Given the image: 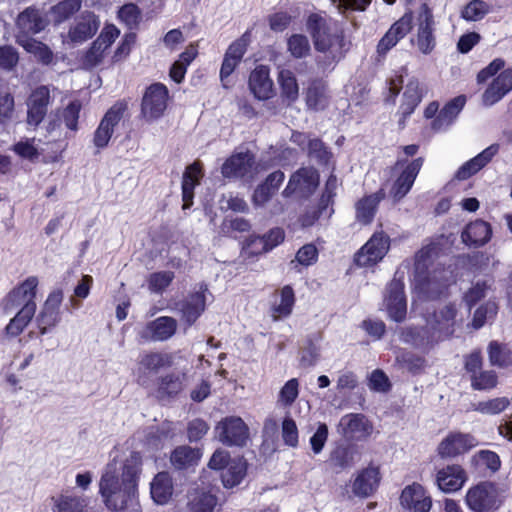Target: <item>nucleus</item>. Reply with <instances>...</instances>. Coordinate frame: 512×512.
Here are the masks:
<instances>
[{"label": "nucleus", "mask_w": 512, "mask_h": 512, "mask_svg": "<svg viewBox=\"0 0 512 512\" xmlns=\"http://www.w3.org/2000/svg\"><path fill=\"white\" fill-rule=\"evenodd\" d=\"M306 28L317 52L327 54L332 62H339L349 50L344 29L337 21L321 13H311Z\"/></svg>", "instance_id": "1"}, {"label": "nucleus", "mask_w": 512, "mask_h": 512, "mask_svg": "<svg viewBox=\"0 0 512 512\" xmlns=\"http://www.w3.org/2000/svg\"><path fill=\"white\" fill-rule=\"evenodd\" d=\"M99 493L105 506L111 511L125 510L135 498L136 493L128 490L118 475L116 465L108 463L99 481Z\"/></svg>", "instance_id": "2"}, {"label": "nucleus", "mask_w": 512, "mask_h": 512, "mask_svg": "<svg viewBox=\"0 0 512 512\" xmlns=\"http://www.w3.org/2000/svg\"><path fill=\"white\" fill-rule=\"evenodd\" d=\"M414 289L425 300L436 301L449 296L451 279L443 264L430 272L414 275Z\"/></svg>", "instance_id": "3"}, {"label": "nucleus", "mask_w": 512, "mask_h": 512, "mask_svg": "<svg viewBox=\"0 0 512 512\" xmlns=\"http://www.w3.org/2000/svg\"><path fill=\"white\" fill-rule=\"evenodd\" d=\"M391 240L384 231H376L353 255L358 268H370L380 263L390 250Z\"/></svg>", "instance_id": "4"}, {"label": "nucleus", "mask_w": 512, "mask_h": 512, "mask_svg": "<svg viewBox=\"0 0 512 512\" xmlns=\"http://www.w3.org/2000/svg\"><path fill=\"white\" fill-rule=\"evenodd\" d=\"M464 369L469 376L470 386L475 391H491L499 384L495 370L483 369V356L479 349L464 356Z\"/></svg>", "instance_id": "5"}, {"label": "nucleus", "mask_w": 512, "mask_h": 512, "mask_svg": "<svg viewBox=\"0 0 512 512\" xmlns=\"http://www.w3.org/2000/svg\"><path fill=\"white\" fill-rule=\"evenodd\" d=\"M424 164L423 157L412 160L398 158L392 169L400 170L390 189V196L395 202L401 201L412 189L414 182Z\"/></svg>", "instance_id": "6"}, {"label": "nucleus", "mask_w": 512, "mask_h": 512, "mask_svg": "<svg viewBox=\"0 0 512 512\" xmlns=\"http://www.w3.org/2000/svg\"><path fill=\"white\" fill-rule=\"evenodd\" d=\"M169 90L161 82L149 85L141 100V115L147 121H154L161 118L168 105Z\"/></svg>", "instance_id": "7"}, {"label": "nucleus", "mask_w": 512, "mask_h": 512, "mask_svg": "<svg viewBox=\"0 0 512 512\" xmlns=\"http://www.w3.org/2000/svg\"><path fill=\"white\" fill-rule=\"evenodd\" d=\"M217 439L228 447H244L249 440V427L238 416H227L215 426Z\"/></svg>", "instance_id": "8"}, {"label": "nucleus", "mask_w": 512, "mask_h": 512, "mask_svg": "<svg viewBox=\"0 0 512 512\" xmlns=\"http://www.w3.org/2000/svg\"><path fill=\"white\" fill-rule=\"evenodd\" d=\"M426 94L427 87L418 78L412 77L409 79L397 110L399 130H403L406 127L408 119L415 112Z\"/></svg>", "instance_id": "9"}, {"label": "nucleus", "mask_w": 512, "mask_h": 512, "mask_svg": "<svg viewBox=\"0 0 512 512\" xmlns=\"http://www.w3.org/2000/svg\"><path fill=\"white\" fill-rule=\"evenodd\" d=\"M128 105L125 101H117L104 114L93 135V144L99 150L108 146L115 127L122 120Z\"/></svg>", "instance_id": "10"}, {"label": "nucleus", "mask_w": 512, "mask_h": 512, "mask_svg": "<svg viewBox=\"0 0 512 512\" xmlns=\"http://www.w3.org/2000/svg\"><path fill=\"white\" fill-rule=\"evenodd\" d=\"M465 501L469 509L474 512H488L496 509L497 489L495 484L484 481L470 487L466 493Z\"/></svg>", "instance_id": "11"}, {"label": "nucleus", "mask_w": 512, "mask_h": 512, "mask_svg": "<svg viewBox=\"0 0 512 512\" xmlns=\"http://www.w3.org/2000/svg\"><path fill=\"white\" fill-rule=\"evenodd\" d=\"M384 303L389 317L401 323L407 316V298L405 284L402 279L393 278L387 285Z\"/></svg>", "instance_id": "12"}, {"label": "nucleus", "mask_w": 512, "mask_h": 512, "mask_svg": "<svg viewBox=\"0 0 512 512\" xmlns=\"http://www.w3.org/2000/svg\"><path fill=\"white\" fill-rule=\"evenodd\" d=\"M413 19V11L409 9L390 26L378 41L376 47L378 55L385 56L400 40L404 39L411 32Z\"/></svg>", "instance_id": "13"}, {"label": "nucleus", "mask_w": 512, "mask_h": 512, "mask_svg": "<svg viewBox=\"0 0 512 512\" xmlns=\"http://www.w3.org/2000/svg\"><path fill=\"white\" fill-rule=\"evenodd\" d=\"M62 301L63 291L61 289H55L49 293L36 317L37 327L41 335L50 332L61 321L60 306Z\"/></svg>", "instance_id": "14"}, {"label": "nucleus", "mask_w": 512, "mask_h": 512, "mask_svg": "<svg viewBox=\"0 0 512 512\" xmlns=\"http://www.w3.org/2000/svg\"><path fill=\"white\" fill-rule=\"evenodd\" d=\"M417 20V47L421 53L428 55L436 46V37L434 15L427 3L421 4Z\"/></svg>", "instance_id": "15"}, {"label": "nucleus", "mask_w": 512, "mask_h": 512, "mask_svg": "<svg viewBox=\"0 0 512 512\" xmlns=\"http://www.w3.org/2000/svg\"><path fill=\"white\" fill-rule=\"evenodd\" d=\"M255 164V154L250 150L234 152L222 164L221 174L226 179H245L251 176Z\"/></svg>", "instance_id": "16"}, {"label": "nucleus", "mask_w": 512, "mask_h": 512, "mask_svg": "<svg viewBox=\"0 0 512 512\" xmlns=\"http://www.w3.org/2000/svg\"><path fill=\"white\" fill-rule=\"evenodd\" d=\"M477 445L474 436L462 432H450L437 447L442 459H451L467 453Z\"/></svg>", "instance_id": "17"}, {"label": "nucleus", "mask_w": 512, "mask_h": 512, "mask_svg": "<svg viewBox=\"0 0 512 512\" xmlns=\"http://www.w3.org/2000/svg\"><path fill=\"white\" fill-rule=\"evenodd\" d=\"M319 185V173L313 167H301L291 176L283 195L288 197L296 192L303 195L312 194Z\"/></svg>", "instance_id": "18"}, {"label": "nucleus", "mask_w": 512, "mask_h": 512, "mask_svg": "<svg viewBox=\"0 0 512 512\" xmlns=\"http://www.w3.org/2000/svg\"><path fill=\"white\" fill-rule=\"evenodd\" d=\"M400 505L410 512H429L432 498L426 489L417 482L407 485L400 494Z\"/></svg>", "instance_id": "19"}, {"label": "nucleus", "mask_w": 512, "mask_h": 512, "mask_svg": "<svg viewBox=\"0 0 512 512\" xmlns=\"http://www.w3.org/2000/svg\"><path fill=\"white\" fill-rule=\"evenodd\" d=\"M51 101L50 90L47 86L36 87L27 100V123L38 126L47 115Z\"/></svg>", "instance_id": "20"}, {"label": "nucleus", "mask_w": 512, "mask_h": 512, "mask_svg": "<svg viewBox=\"0 0 512 512\" xmlns=\"http://www.w3.org/2000/svg\"><path fill=\"white\" fill-rule=\"evenodd\" d=\"M338 431L345 437L362 440L372 434L373 425L365 415L349 413L340 419Z\"/></svg>", "instance_id": "21"}, {"label": "nucleus", "mask_w": 512, "mask_h": 512, "mask_svg": "<svg viewBox=\"0 0 512 512\" xmlns=\"http://www.w3.org/2000/svg\"><path fill=\"white\" fill-rule=\"evenodd\" d=\"M512 91V67L502 70L482 94L481 101L485 107L493 106Z\"/></svg>", "instance_id": "22"}, {"label": "nucleus", "mask_w": 512, "mask_h": 512, "mask_svg": "<svg viewBox=\"0 0 512 512\" xmlns=\"http://www.w3.org/2000/svg\"><path fill=\"white\" fill-rule=\"evenodd\" d=\"M38 278L29 276L23 282L14 287L5 297V309H13L20 305L32 303L36 309V292L38 287Z\"/></svg>", "instance_id": "23"}, {"label": "nucleus", "mask_w": 512, "mask_h": 512, "mask_svg": "<svg viewBox=\"0 0 512 512\" xmlns=\"http://www.w3.org/2000/svg\"><path fill=\"white\" fill-rule=\"evenodd\" d=\"M467 481V473L459 464H450L436 473V484L444 493L459 491Z\"/></svg>", "instance_id": "24"}, {"label": "nucleus", "mask_w": 512, "mask_h": 512, "mask_svg": "<svg viewBox=\"0 0 512 512\" xmlns=\"http://www.w3.org/2000/svg\"><path fill=\"white\" fill-rule=\"evenodd\" d=\"M177 330V321L170 316H160L148 322L140 336L144 341H166Z\"/></svg>", "instance_id": "25"}, {"label": "nucleus", "mask_w": 512, "mask_h": 512, "mask_svg": "<svg viewBox=\"0 0 512 512\" xmlns=\"http://www.w3.org/2000/svg\"><path fill=\"white\" fill-rule=\"evenodd\" d=\"M185 373L169 372L156 379L155 397L159 401L176 398L184 389Z\"/></svg>", "instance_id": "26"}, {"label": "nucleus", "mask_w": 512, "mask_h": 512, "mask_svg": "<svg viewBox=\"0 0 512 512\" xmlns=\"http://www.w3.org/2000/svg\"><path fill=\"white\" fill-rule=\"evenodd\" d=\"M100 27L99 17L92 11H84L69 30L72 42L82 43L91 39Z\"/></svg>", "instance_id": "27"}, {"label": "nucleus", "mask_w": 512, "mask_h": 512, "mask_svg": "<svg viewBox=\"0 0 512 512\" xmlns=\"http://www.w3.org/2000/svg\"><path fill=\"white\" fill-rule=\"evenodd\" d=\"M203 176V165L200 161H194L185 168L181 183L183 210L189 209L193 205L195 187L200 184Z\"/></svg>", "instance_id": "28"}, {"label": "nucleus", "mask_w": 512, "mask_h": 512, "mask_svg": "<svg viewBox=\"0 0 512 512\" xmlns=\"http://www.w3.org/2000/svg\"><path fill=\"white\" fill-rule=\"evenodd\" d=\"M16 26L18 35L28 37L44 30L46 22L41 11L34 6H30L19 13Z\"/></svg>", "instance_id": "29"}, {"label": "nucleus", "mask_w": 512, "mask_h": 512, "mask_svg": "<svg viewBox=\"0 0 512 512\" xmlns=\"http://www.w3.org/2000/svg\"><path fill=\"white\" fill-rule=\"evenodd\" d=\"M492 237L490 223L476 219L468 223L461 233L462 242L470 247H481L488 243Z\"/></svg>", "instance_id": "30"}, {"label": "nucleus", "mask_w": 512, "mask_h": 512, "mask_svg": "<svg viewBox=\"0 0 512 512\" xmlns=\"http://www.w3.org/2000/svg\"><path fill=\"white\" fill-rule=\"evenodd\" d=\"M381 480L379 467H368L362 469L355 478L352 486L353 493L356 496L367 498L371 496L378 488Z\"/></svg>", "instance_id": "31"}, {"label": "nucleus", "mask_w": 512, "mask_h": 512, "mask_svg": "<svg viewBox=\"0 0 512 512\" xmlns=\"http://www.w3.org/2000/svg\"><path fill=\"white\" fill-rule=\"evenodd\" d=\"M249 87L253 95L259 100H268L274 94L273 81L267 66H257L249 76Z\"/></svg>", "instance_id": "32"}, {"label": "nucleus", "mask_w": 512, "mask_h": 512, "mask_svg": "<svg viewBox=\"0 0 512 512\" xmlns=\"http://www.w3.org/2000/svg\"><path fill=\"white\" fill-rule=\"evenodd\" d=\"M386 197L385 190L380 188L375 193L365 195L355 204L356 219L362 225L373 222L380 202Z\"/></svg>", "instance_id": "33"}, {"label": "nucleus", "mask_w": 512, "mask_h": 512, "mask_svg": "<svg viewBox=\"0 0 512 512\" xmlns=\"http://www.w3.org/2000/svg\"><path fill=\"white\" fill-rule=\"evenodd\" d=\"M202 455L201 448L180 445L171 451L170 463L178 471L188 470L199 464Z\"/></svg>", "instance_id": "34"}, {"label": "nucleus", "mask_w": 512, "mask_h": 512, "mask_svg": "<svg viewBox=\"0 0 512 512\" xmlns=\"http://www.w3.org/2000/svg\"><path fill=\"white\" fill-rule=\"evenodd\" d=\"M499 145L492 144L472 159L465 162L456 172L455 177L458 180H467L475 175L498 153Z\"/></svg>", "instance_id": "35"}, {"label": "nucleus", "mask_w": 512, "mask_h": 512, "mask_svg": "<svg viewBox=\"0 0 512 512\" xmlns=\"http://www.w3.org/2000/svg\"><path fill=\"white\" fill-rule=\"evenodd\" d=\"M174 493L173 478L167 471L158 472L150 483V495L158 505L167 504Z\"/></svg>", "instance_id": "36"}, {"label": "nucleus", "mask_w": 512, "mask_h": 512, "mask_svg": "<svg viewBox=\"0 0 512 512\" xmlns=\"http://www.w3.org/2000/svg\"><path fill=\"white\" fill-rule=\"evenodd\" d=\"M143 459L138 451H132L122 463L121 477L128 490H133L136 494L138 483L142 472Z\"/></svg>", "instance_id": "37"}, {"label": "nucleus", "mask_w": 512, "mask_h": 512, "mask_svg": "<svg viewBox=\"0 0 512 512\" xmlns=\"http://www.w3.org/2000/svg\"><path fill=\"white\" fill-rule=\"evenodd\" d=\"M206 306L205 295L202 292H194L179 303L181 319L188 325H193L204 312Z\"/></svg>", "instance_id": "38"}, {"label": "nucleus", "mask_w": 512, "mask_h": 512, "mask_svg": "<svg viewBox=\"0 0 512 512\" xmlns=\"http://www.w3.org/2000/svg\"><path fill=\"white\" fill-rule=\"evenodd\" d=\"M247 471V460L243 456L234 457L226 469L220 474L223 486L227 489L238 486L246 477Z\"/></svg>", "instance_id": "39"}, {"label": "nucleus", "mask_w": 512, "mask_h": 512, "mask_svg": "<svg viewBox=\"0 0 512 512\" xmlns=\"http://www.w3.org/2000/svg\"><path fill=\"white\" fill-rule=\"evenodd\" d=\"M466 104V96L459 95L448 101L432 121L433 129L451 125Z\"/></svg>", "instance_id": "40"}, {"label": "nucleus", "mask_w": 512, "mask_h": 512, "mask_svg": "<svg viewBox=\"0 0 512 512\" xmlns=\"http://www.w3.org/2000/svg\"><path fill=\"white\" fill-rule=\"evenodd\" d=\"M280 300L271 305L270 312L274 321L288 318L294 309L296 297L291 285L283 286L279 291Z\"/></svg>", "instance_id": "41"}, {"label": "nucleus", "mask_w": 512, "mask_h": 512, "mask_svg": "<svg viewBox=\"0 0 512 512\" xmlns=\"http://www.w3.org/2000/svg\"><path fill=\"white\" fill-rule=\"evenodd\" d=\"M487 354L489 364L499 369L512 367V349L507 343L492 340L488 343Z\"/></svg>", "instance_id": "42"}, {"label": "nucleus", "mask_w": 512, "mask_h": 512, "mask_svg": "<svg viewBox=\"0 0 512 512\" xmlns=\"http://www.w3.org/2000/svg\"><path fill=\"white\" fill-rule=\"evenodd\" d=\"M439 251L440 245L436 242H430L422 246L414 254L413 276L430 272L431 270L429 268L432 266L435 257L438 256Z\"/></svg>", "instance_id": "43"}, {"label": "nucleus", "mask_w": 512, "mask_h": 512, "mask_svg": "<svg viewBox=\"0 0 512 512\" xmlns=\"http://www.w3.org/2000/svg\"><path fill=\"white\" fill-rule=\"evenodd\" d=\"M277 80L282 101L288 106L294 104L299 98V85L295 74L289 69H282Z\"/></svg>", "instance_id": "44"}, {"label": "nucleus", "mask_w": 512, "mask_h": 512, "mask_svg": "<svg viewBox=\"0 0 512 512\" xmlns=\"http://www.w3.org/2000/svg\"><path fill=\"white\" fill-rule=\"evenodd\" d=\"M305 102L308 109L313 111L324 110L328 105L326 85L320 79H313L309 82L305 92Z\"/></svg>", "instance_id": "45"}, {"label": "nucleus", "mask_w": 512, "mask_h": 512, "mask_svg": "<svg viewBox=\"0 0 512 512\" xmlns=\"http://www.w3.org/2000/svg\"><path fill=\"white\" fill-rule=\"evenodd\" d=\"M284 239V230L280 227H276L270 229L263 236L251 235L248 246L252 247L255 244L260 245V248L257 250L253 249L252 253L264 254L280 245L284 241Z\"/></svg>", "instance_id": "46"}, {"label": "nucleus", "mask_w": 512, "mask_h": 512, "mask_svg": "<svg viewBox=\"0 0 512 512\" xmlns=\"http://www.w3.org/2000/svg\"><path fill=\"white\" fill-rule=\"evenodd\" d=\"M36 309L32 303L24 304L17 314L9 321L5 327V333L9 337L19 336L29 325L35 315Z\"/></svg>", "instance_id": "47"}, {"label": "nucleus", "mask_w": 512, "mask_h": 512, "mask_svg": "<svg viewBox=\"0 0 512 512\" xmlns=\"http://www.w3.org/2000/svg\"><path fill=\"white\" fill-rule=\"evenodd\" d=\"M217 497L210 491L195 490L187 503L189 512H213L217 505Z\"/></svg>", "instance_id": "48"}, {"label": "nucleus", "mask_w": 512, "mask_h": 512, "mask_svg": "<svg viewBox=\"0 0 512 512\" xmlns=\"http://www.w3.org/2000/svg\"><path fill=\"white\" fill-rule=\"evenodd\" d=\"M471 466L477 471L497 472L501 467L499 455L491 450H480L471 458Z\"/></svg>", "instance_id": "49"}, {"label": "nucleus", "mask_w": 512, "mask_h": 512, "mask_svg": "<svg viewBox=\"0 0 512 512\" xmlns=\"http://www.w3.org/2000/svg\"><path fill=\"white\" fill-rule=\"evenodd\" d=\"M87 507L85 498L74 494H61L54 499V512H84Z\"/></svg>", "instance_id": "50"}, {"label": "nucleus", "mask_w": 512, "mask_h": 512, "mask_svg": "<svg viewBox=\"0 0 512 512\" xmlns=\"http://www.w3.org/2000/svg\"><path fill=\"white\" fill-rule=\"evenodd\" d=\"M399 336L402 342L415 348H422L427 344V329L421 326H407L400 328Z\"/></svg>", "instance_id": "51"}, {"label": "nucleus", "mask_w": 512, "mask_h": 512, "mask_svg": "<svg viewBox=\"0 0 512 512\" xmlns=\"http://www.w3.org/2000/svg\"><path fill=\"white\" fill-rule=\"evenodd\" d=\"M139 364L145 370L157 372L161 368L170 367L173 359L167 353L147 352L141 357Z\"/></svg>", "instance_id": "52"}, {"label": "nucleus", "mask_w": 512, "mask_h": 512, "mask_svg": "<svg viewBox=\"0 0 512 512\" xmlns=\"http://www.w3.org/2000/svg\"><path fill=\"white\" fill-rule=\"evenodd\" d=\"M491 11L490 5L483 0H471L461 10L460 16L468 22L482 20Z\"/></svg>", "instance_id": "53"}, {"label": "nucleus", "mask_w": 512, "mask_h": 512, "mask_svg": "<svg viewBox=\"0 0 512 512\" xmlns=\"http://www.w3.org/2000/svg\"><path fill=\"white\" fill-rule=\"evenodd\" d=\"M307 154L321 165H327L333 157L329 147H327L320 138H314L308 141Z\"/></svg>", "instance_id": "54"}, {"label": "nucleus", "mask_w": 512, "mask_h": 512, "mask_svg": "<svg viewBox=\"0 0 512 512\" xmlns=\"http://www.w3.org/2000/svg\"><path fill=\"white\" fill-rule=\"evenodd\" d=\"M330 462L333 467L341 470L353 465L354 450L350 446L340 445L330 453Z\"/></svg>", "instance_id": "55"}, {"label": "nucleus", "mask_w": 512, "mask_h": 512, "mask_svg": "<svg viewBox=\"0 0 512 512\" xmlns=\"http://www.w3.org/2000/svg\"><path fill=\"white\" fill-rule=\"evenodd\" d=\"M287 49L296 59L307 57L311 51L309 40L303 34H292L287 39Z\"/></svg>", "instance_id": "56"}, {"label": "nucleus", "mask_w": 512, "mask_h": 512, "mask_svg": "<svg viewBox=\"0 0 512 512\" xmlns=\"http://www.w3.org/2000/svg\"><path fill=\"white\" fill-rule=\"evenodd\" d=\"M81 5V0H61L51 8V12L57 21L62 22L78 12Z\"/></svg>", "instance_id": "57"}, {"label": "nucleus", "mask_w": 512, "mask_h": 512, "mask_svg": "<svg viewBox=\"0 0 512 512\" xmlns=\"http://www.w3.org/2000/svg\"><path fill=\"white\" fill-rule=\"evenodd\" d=\"M510 400L507 397H496L487 401H480L473 405V410L482 414H499L508 408Z\"/></svg>", "instance_id": "58"}, {"label": "nucleus", "mask_w": 512, "mask_h": 512, "mask_svg": "<svg viewBox=\"0 0 512 512\" xmlns=\"http://www.w3.org/2000/svg\"><path fill=\"white\" fill-rule=\"evenodd\" d=\"M175 278L173 271L153 272L148 276V289L153 293H162Z\"/></svg>", "instance_id": "59"}, {"label": "nucleus", "mask_w": 512, "mask_h": 512, "mask_svg": "<svg viewBox=\"0 0 512 512\" xmlns=\"http://www.w3.org/2000/svg\"><path fill=\"white\" fill-rule=\"evenodd\" d=\"M15 113V99L13 93L7 87L0 90V124L10 122Z\"/></svg>", "instance_id": "60"}, {"label": "nucleus", "mask_w": 512, "mask_h": 512, "mask_svg": "<svg viewBox=\"0 0 512 512\" xmlns=\"http://www.w3.org/2000/svg\"><path fill=\"white\" fill-rule=\"evenodd\" d=\"M490 288L486 281H477L464 294L463 302L471 310L479 301L485 298L487 290Z\"/></svg>", "instance_id": "61"}, {"label": "nucleus", "mask_w": 512, "mask_h": 512, "mask_svg": "<svg viewBox=\"0 0 512 512\" xmlns=\"http://www.w3.org/2000/svg\"><path fill=\"white\" fill-rule=\"evenodd\" d=\"M250 42L251 33L250 31H246L228 46L225 54L231 57L232 59L241 62L245 53L247 52Z\"/></svg>", "instance_id": "62"}, {"label": "nucleus", "mask_w": 512, "mask_h": 512, "mask_svg": "<svg viewBox=\"0 0 512 512\" xmlns=\"http://www.w3.org/2000/svg\"><path fill=\"white\" fill-rule=\"evenodd\" d=\"M118 18L129 29H134L139 25L141 12L136 4L128 3L119 9Z\"/></svg>", "instance_id": "63"}, {"label": "nucleus", "mask_w": 512, "mask_h": 512, "mask_svg": "<svg viewBox=\"0 0 512 512\" xmlns=\"http://www.w3.org/2000/svg\"><path fill=\"white\" fill-rule=\"evenodd\" d=\"M497 304L492 301H487L481 304L474 312L472 318V325L475 329L483 327L488 318L493 317L497 314Z\"/></svg>", "instance_id": "64"}]
</instances>
